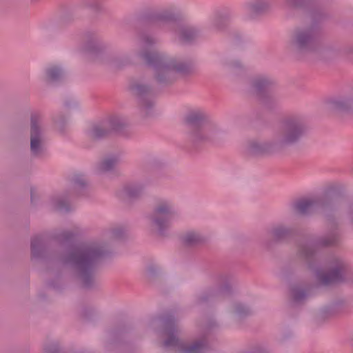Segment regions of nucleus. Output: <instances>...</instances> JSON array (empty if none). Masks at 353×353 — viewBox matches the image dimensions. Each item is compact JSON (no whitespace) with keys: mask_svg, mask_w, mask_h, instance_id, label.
<instances>
[{"mask_svg":"<svg viewBox=\"0 0 353 353\" xmlns=\"http://www.w3.org/2000/svg\"><path fill=\"white\" fill-rule=\"evenodd\" d=\"M165 334L167 336V339L163 343L165 347H172L178 353H199V342L197 341L192 343H183L175 337L174 332L172 329L166 330Z\"/></svg>","mask_w":353,"mask_h":353,"instance_id":"obj_1","label":"nucleus"},{"mask_svg":"<svg viewBox=\"0 0 353 353\" xmlns=\"http://www.w3.org/2000/svg\"><path fill=\"white\" fill-rule=\"evenodd\" d=\"M100 254L99 249L95 247H86L77 251L72 260L77 265L84 267L90 265Z\"/></svg>","mask_w":353,"mask_h":353,"instance_id":"obj_2","label":"nucleus"},{"mask_svg":"<svg viewBox=\"0 0 353 353\" xmlns=\"http://www.w3.org/2000/svg\"><path fill=\"white\" fill-rule=\"evenodd\" d=\"M283 137L282 144H290L296 141L302 134V129L299 125L294 122H287L283 126Z\"/></svg>","mask_w":353,"mask_h":353,"instance_id":"obj_3","label":"nucleus"},{"mask_svg":"<svg viewBox=\"0 0 353 353\" xmlns=\"http://www.w3.org/2000/svg\"><path fill=\"white\" fill-rule=\"evenodd\" d=\"M38 119L37 116H32L31 119L30 146L31 151L34 154H39L42 148L40 131L37 125Z\"/></svg>","mask_w":353,"mask_h":353,"instance_id":"obj_4","label":"nucleus"},{"mask_svg":"<svg viewBox=\"0 0 353 353\" xmlns=\"http://www.w3.org/2000/svg\"><path fill=\"white\" fill-rule=\"evenodd\" d=\"M170 207L165 203L160 205L156 210L152 217V222L157 230H161L167 223L169 218Z\"/></svg>","mask_w":353,"mask_h":353,"instance_id":"obj_5","label":"nucleus"},{"mask_svg":"<svg viewBox=\"0 0 353 353\" xmlns=\"http://www.w3.org/2000/svg\"><path fill=\"white\" fill-rule=\"evenodd\" d=\"M313 38L310 30L298 32L293 40V44L299 50L310 49L313 44Z\"/></svg>","mask_w":353,"mask_h":353,"instance_id":"obj_6","label":"nucleus"},{"mask_svg":"<svg viewBox=\"0 0 353 353\" xmlns=\"http://www.w3.org/2000/svg\"><path fill=\"white\" fill-rule=\"evenodd\" d=\"M183 125L190 132L196 133L199 130V114L197 110L187 112L183 118Z\"/></svg>","mask_w":353,"mask_h":353,"instance_id":"obj_7","label":"nucleus"},{"mask_svg":"<svg viewBox=\"0 0 353 353\" xmlns=\"http://www.w3.org/2000/svg\"><path fill=\"white\" fill-rule=\"evenodd\" d=\"M341 276V270L338 268L332 270L330 272L321 277V281L325 283L336 282L339 281Z\"/></svg>","mask_w":353,"mask_h":353,"instance_id":"obj_8","label":"nucleus"},{"mask_svg":"<svg viewBox=\"0 0 353 353\" xmlns=\"http://www.w3.org/2000/svg\"><path fill=\"white\" fill-rule=\"evenodd\" d=\"M314 205V202L310 199L300 201L295 205V210L300 214L307 212Z\"/></svg>","mask_w":353,"mask_h":353,"instance_id":"obj_9","label":"nucleus"},{"mask_svg":"<svg viewBox=\"0 0 353 353\" xmlns=\"http://www.w3.org/2000/svg\"><path fill=\"white\" fill-rule=\"evenodd\" d=\"M268 5V0H254L249 6V9L252 12H258L263 10Z\"/></svg>","mask_w":353,"mask_h":353,"instance_id":"obj_10","label":"nucleus"},{"mask_svg":"<svg viewBox=\"0 0 353 353\" xmlns=\"http://www.w3.org/2000/svg\"><path fill=\"white\" fill-rule=\"evenodd\" d=\"M61 74V71L57 67H52L47 70L48 79L50 81H54L59 79Z\"/></svg>","mask_w":353,"mask_h":353,"instance_id":"obj_11","label":"nucleus"},{"mask_svg":"<svg viewBox=\"0 0 353 353\" xmlns=\"http://www.w3.org/2000/svg\"><path fill=\"white\" fill-rule=\"evenodd\" d=\"M183 240L184 242L188 245L192 244L197 241L196 232L192 231L187 232L184 236Z\"/></svg>","mask_w":353,"mask_h":353,"instance_id":"obj_12","label":"nucleus"},{"mask_svg":"<svg viewBox=\"0 0 353 353\" xmlns=\"http://www.w3.org/2000/svg\"><path fill=\"white\" fill-rule=\"evenodd\" d=\"M115 161L112 159H106L103 161L101 163V170H108L111 169L114 165Z\"/></svg>","mask_w":353,"mask_h":353,"instance_id":"obj_13","label":"nucleus"},{"mask_svg":"<svg viewBox=\"0 0 353 353\" xmlns=\"http://www.w3.org/2000/svg\"><path fill=\"white\" fill-rule=\"evenodd\" d=\"M283 232L284 231L282 228H277L274 230V236L279 238L281 236V234H283Z\"/></svg>","mask_w":353,"mask_h":353,"instance_id":"obj_14","label":"nucleus"},{"mask_svg":"<svg viewBox=\"0 0 353 353\" xmlns=\"http://www.w3.org/2000/svg\"><path fill=\"white\" fill-rule=\"evenodd\" d=\"M99 131H100V129L98 128L93 129L92 136L94 137H97L102 135V133H101Z\"/></svg>","mask_w":353,"mask_h":353,"instance_id":"obj_15","label":"nucleus"},{"mask_svg":"<svg viewBox=\"0 0 353 353\" xmlns=\"http://www.w3.org/2000/svg\"><path fill=\"white\" fill-rule=\"evenodd\" d=\"M304 296H305V294H304V293H302V292H301V293H299V292H297L295 294V295H294L295 299H297V300H298V299H300L301 298L303 297Z\"/></svg>","mask_w":353,"mask_h":353,"instance_id":"obj_16","label":"nucleus"},{"mask_svg":"<svg viewBox=\"0 0 353 353\" xmlns=\"http://www.w3.org/2000/svg\"><path fill=\"white\" fill-rule=\"evenodd\" d=\"M137 191L134 190H129L128 191V195L130 196H135L137 195Z\"/></svg>","mask_w":353,"mask_h":353,"instance_id":"obj_17","label":"nucleus"},{"mask_svg":"<svg viewBox=\"0 0 353 353\" xmlns=\"http://www.w3.org/2000/svg\"><path fill=\"white\" fill-rule=\"evenodd\" d=\"M263 82L259 81V82L256 83L255 87L258 89H260L263 86Z\"/></svg>","mask_w":353,"mask_h":353,"instance_id":"obj_18","label":"nucleus"},{"mask_svg":"<svg viewBox=\"0 0 353 353\" xmlns=\"http://www.w3.org/2000/svg\"><path fill=\"white\" fill-rule=\"evenodd\" d=\"M31 246H32V251H34L35 250V248H36V241H33L32 242Z\"/></svg>","mask_w":353,"mask_h":353,"instance_id":"obj_19","label":"nucleus"},{"mask_svg":"<svg viewBox=\"0 0 353 353\" xmlns=\"http://www.w3.org/2000/svg\"><path fill=\"white\" fill-rule=\"evenodd\" d=\"M199 330H200V333L204 330V325H203V322H202V325H200Z\"/></svg>","mask_w":353,"mask_h":353,"instance_id":"obj_20","label":"nucleus"},{"mask_svg":"<svg viewBox=\"0 0 353 353\" xmlns=\"http://www.w3.org/2000/svg\"><path fill=\"white\" fill-rule=\"evenodd\" d=\"M199 347H200V352H201V349L203 347V344L201 343V341H200V345H199Z\"/></svg>","mask_w":353,"mask_h":353,"instance_id":"obj_21","label":"nucleus"}]
</instances>
